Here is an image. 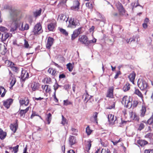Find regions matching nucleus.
<instances>
[{
  "instance_id": "28",
  "label": "nucleus",
  "mask_w": 153,
  "mask_h": 153,
  "mask_svg": "<svg viewBox=\"0 0 153 153\" xmlns=\"http://www.w3.org/2000/svg\"><path fill=\"white\" fill-rule=\"evenodd\" d=\"M48 72L52 75L55 76L56 75V70L52 68H50L48 70Z\"/></svg>"
},
{
  "instance_id": "24",
  "label": "nucleus",
  "mask_w": 153,
  "mask_h": 153,
  "mask_svg": "<svg viewBox=\"0 0 153 153\" xmlns=\"http://www.w3.org/2000/svg\"><path fill=\"white\" fill-rule=\"evenodd\" d=\"M6 132L3 131V130L0 128V138L2 140L4 139L6 136Z\"/></svg>"
},
{
  "instance_id": "43",
  "label": "nucleus",
  "mask_w": 153,
  "mask_h": 153,
  "mask_svg": "<svg viewBox=\"0 0 153 153\" xmlns=\"http://www.w3.org/2000/svg\"><path fill=\"white\" fill-rule=\"evenodd\" d=\"M115 5L118 9L121 8L122 7H123V5L120 2L118 1L116 3Z\"/></svg>"
},
{
  "instance_id": "60",
  "label": "nucleus",
  "mask_w": 153,
  "mask_h": 153,
  "mask_svg": "<svg viewBox=\"0 0 153 153\" xmlns=\"http://www.w3.org/2000/svg\"><path fill=\"white\" fill-rule=\"evenodd\" d=\"M115 102H114L113 104L109 106L107 108L108 109H112L113 108H115Z\"/></svg>"
},
{
  "instance_id": "45",
  "label": "nucleus",
  "mask_w": 153,
  "mask_h": 153,
  "mask_svg": "<svg viewBox=\"0 0 153 153\" xmlns=\"http://www.w3.org/2000/svg\"><path fill=\"white\" fill-rule=\"evenodd\" d=\"M147 123L149 125H151L153 123V116H152L148 120Z\"/></svg>"
},
{
  "instance_id": "19",
  "label": "nucleus",
  "mask_w": 153,
  "mask_h": 153,
  "mask_svg": "<svg viewBox=\"0 0 153 153\" xmlns=\"http://www.w3.org/2000/svg\"><path fill=\"white\" fill-rule=\"evenodd\" d=\"M40 86V84L38 83L34 82L33 85H32V89L33 91L38 90Z\"/></svg>"
},
{
  "instance_id": "6",
  "label": "nucleus",
  "mask_w": 153,
  "mask_h": 153,
  "mask_svg": "<svg viewBox=\"0 0 153 153\" xmlns=\"http://www.w3.org/2000/svg\"><path fill=\"white\" fill-rule=\"evenodd\" d=\"M54 42L53 38L52 37H48L47 40V43L46 44V47L47 48L50 49L51 46L53 45Z\"/></svg>"
},
{
  "instance_id": "41",
  "label": "nucleus",
  "mask_w": 153,
  "mask_h": 153,
  "mask_svg": "<svg viewBox=\"0 0 153 153\" xmlns=\"http://www.w3.org/2000/svg\"><path fill=\"white\" fill-rule=\"evenodd\" d=\"M62 121L61 122V124H62L63 125H64L66 124H67V120L64 117L63 115H62Z\"/></svg>"
},
{
  "instance_id": "52",
  "label": "nucleus",
  "mask_w": 153,
  "mask_h": 153,
  "mask_svg": "<svg viewBox=\"0 0 153 153\" xmlns=\"http://www.w3.org/2000/svg\"><path fill=\"white\" fill-rule=\"evenodd\" d=\"M91 141H88L87 142L88 144H87V148L88 149V150H90L91 147Z\"/></svg>"
},
{
  "instance_id": "34",
  "label": "nucleus",
  "mask_w": 153,
  "mask_h": 153,
  "mask_svg": "<svg viewBox=\"0 0 153 153\" xmlns=\"http://www.w3.org/2000/svg\"><path fill=\"white\" fill-rule=\"evenodd\" d=\"M134 93L138 96L141 98H143V95L140 91L138 89H136L134 92Z\"/></svg>"
},
{
  "instance_id": "29",
  "label": "nucleus",
  "mask_w": 153,
  "mask_h": 153,
  "mask_svg": "<svg viewBox=\"0 0 153 153\" xmlns=\"http://www.w3.org/2000/svg\"><path fill=\"white\" fill-rule=\"evenodd\" d=\"M137 143L141 146H143L144 145L147 144L148 143V142L147 141H146V140H139L138 141Z\"/></svg>"
},
{
  "instance_id": "59",
  "label": "nucleus",
  "mask_w": 153,
  "mask_h": 153,
  "mask_svg": "<svg viewBox=\"0 0 153 153\" xmlns=\"http://www.w3.org/2000/svg\"><path fill=\"white\" fill-rule=\"evenodd\" d=\"M144 153H153V149L145 150L144 151Z\"/></svg>"
},
{
  "instance_id": "50",
  "label": "nucleus",
  "mask_w": 153,
  "mask_h": 153,
  "mask_svg": "<svg viewBox=\"0 0 153 153\" xmlns=\"http://www.w3.org/2000/svg\"><path fill=\"white\" fill-rule=\"evenodd\" d=\"M35 116H39L41 119H42L41 117L39 115L36 114V113L35 112H33L31 117H30V118L31 119H33V117Z\"/></svg>"
},
{
  "instance_id": "15",
  "label": "nucleus",
  "mask_w": 153,
  "mask_h": 153,
  "mask_svg": "<svg viewBox=\"0 0 153 153\" xmlns=\"http://www.w3.org/2000/svg\"><path fill=\"white\" fill-rule=\"evenodd\" d=\"M12 99H10L7 100L6 101H4L3 102V105L4 106L8 108H9L10 105L13 102Z\"/></svg>"
},
{
  "instance_id": "14",
  "label": "nucleus",
  "mask_w": 153,
  "mask_h": 153,
  "mask_svg": "<svg viewBox=\"0 0 153 153\" xmlns=\"http://www.w3.org/2000/svg\"><path fill=\"white\" fill-rule=\"evenodd\" d=\"M19 103L21 105L24 104L25 106H27L29 103V100L27 97H25L23 99L20 100Z\"/></svg>"
},
{
  "instance_id": "32",
  "label": "nucleus",
  "mask_w": 153,
  "mask_h": 153,
  "mask_svg": "<svg viewBox=\"0 0 153 153\" xmlns=\"http://www.w3.org/2000/svg\"><path fill=\"white\" fill-rule=\"evenodd\" d=\"M19 147V145H17L16 146L14 147H10L9 148V149L10 150H11L12 149H13V152H14V153H16L18 151V148Z\"/></svg>"
},
{
  "instance_id": "11",
  "label": "nucleus",
  "mask_w": 153,
  "mask_h": 153,
  "mask_svg": "<svg viewBox=\"0 0 153 153\" xmlns=\"http://www.w3.org/2000/svg\"><path fill=\"white\" fill-rule=\"evenodd\" d=\"M88 38L87 36L85 35H82L79 38L78 41L82 44H85L87 46Z\"/></svg>"
},
{
  "instance_id": "5",
  "label": "nucleus",
  "mask_w": 153,
  "mask_h": 153,
  "mask_svg": "<svg viewBox=\"0 0 153 153\" xmlns=\"http://www.w3.org/2000/svg\"><path fill=\"white\" fill-rule=\"evenodd\" d=\"M138 85L141 90H145L147 89L148 85L145 81L141 80L138 81Z\"/></svg>"
},
{
  "instance_id": "33",
  "label": "nucleus",
  "mask_w": 153,
  "mask_h": 153,
  "mask_svg": "<svg viewBox=\"0 0 153 153\" xmlns=\"http://www.w3.org/2000/svg\"><path fill=\"white\" fill-rule=\"evenodd\" d=\"M130 88V85L128 83H126L124 86L123 88V90L124 91H128Z\"/></svg>"
},
{
  "instance_id": "18",
  "label": "nucleus",
  "mask_w": 153,
  "mask_h": 153,
  "mask_svg": "<svg viewBox=\"0 0 153 153\" xmlns=\"http://www.w3.org/2000/svg\"><path fill=\"white\" fill-rule=\"evenodd\" d=\"M108 119L109 123L111 124H113L116 121V117H115V119L113 122L114 118V115L111 114H109L108 115Z\"/></svg>"
},
{
  "instance_id": "31",
  "label": "nucleus",
  "mask_w": 153,
  "mask_h": 153,
  "mask_svg": "<svg viewBox=\"0 0 153 153\" xmlns=\"http://www.w3.org/2000/svg\"><path fill=\"white\" fill-rule=\"evenodd\" d=\"M52 119V115L50 113L47 114V118L46 119V120L48 124L50 123Z\"/></svg>"
},
{
  "instance_id": "9",
  "label": "nucleus",
  "mask_w": 153,
  "mask_h": 153,
  "mask_svg": "<svg viewBox=\"0 0 153 153\" xmlns=\"http://www.w3.org/2000/svg\"><path fill=\"white\" fill-rule=\"evenodd\" d=\"M114 88L113 86L110 87L108 89L106 97L110 98H112L113 97V91Z\"/></svg>"
},
{
  "instance_id": "51",
  "label": "nucleus",
  "mask_w": 153,
  "mask_h": 153,
  "mask_svg": "<svg viewBox=\"0 0 153 153\" xmlns=\"http://www.w3.org/2000/svg\"><path fill=\"white\" fill-rule=\"evenodd\" d=\"M98 114V113L96 112L95 113H94V115L93 116L94 119L95 121H96L97 123V115Z\"/></svg>"
},
{
  "instance_id": "10",
  "label": "nucleus",
  "mask_w": 153,
  "mask_h": 153,
  "mask_svg": "<svg viewBox=\"0 0 153 153\" xmlns=\"http://www.w3.org/2000/svg\"><path fill=\"white\" fill-rule=\"evenodd\" d=\"M18 28L19 30L21 31H24L27 30L29 29V27L28 24H26L23 26V23H20L19 22V26Z\"/></svg>"
},
{
  "instance_id": "37",
  "label": "nucleus",
  "mask_w": 153,
  "mask_h": 153,
  "mask_svg": "<svg viewBox=\"0 0 153 153\" xmlns=\"http://www.w3.org/2000/svg\"><path fill=\"white\" fill-rule=\"evenodd\" d=\"M12 79V80L10 83V84L11 85V86L10 87V89H12L14 85L16 82V79L15 78L12 79Z\"/></svg>"
},
{
  "instance_id": "4",
  "label": "nucleus",
  "mask_w": 153,
  "mask_h": 153,
  "mask_svg": "<svg viewBox=\"0 0 153 153\" xmlns=\"http://www.w3.org/2000/svg\"><path fill=\"white\" fill-rule=\"evenodd\" d=\"M69 24L68 27L71 28H75L77 25H78L79 23L78 20L71 18L69 21Z\"/></svg>"
},
{
  "instance_id": "56",
  "label": "nucleus",
  "mask_w": 153,
  "mask_h": 153,
  "mask_svg": "<svg viewBox=\"0 0 153 153\" xmlns=\"http://www.w3.org/2000/svg\"><path fill=\"white\" fill-rule=\"evenodd\" d=\"M138 103V102L137 101L135 100L133 101V104H132V106L133 107H136L137 106Z\"/></svg>"
},
{
  "instance_id": "20",
  "label": "nucleus",
  "mask_w": 153,
  "mask_h": 153,
  "mask_svg": "<svg viewBox=\"0 0 153 153\" xmlns=\"http://www.w3.org/2000/svg\"><path fill=\"white\" fill-rule=\"evenodd\" d=\"M135 76L136 74L134 72L130 74L128 76V78H129L130 80L133 84L134 83V80Z\"/></svg>"
},
{
  "instance_id": "42",
  "label": "nucleus",
  "mask_w": 153,
  "mask_h": 153,
  "mask_svg": "<svg viewBox=\"0 0 153 153\" xmlns=\"http://www.w3.org/2000/svg\"><path fill=\"white\" fill-rule=\"evenodd\" d=\"M63 102L64 105L66 106L72 104V102L68 100H64Z\"/></svg>"
},
{
  "instance_id": "7",
  "label": "nucleus",
  "mask_w": 153,
  "mask_h": 153,
  "mask_svg": "<svg viewBox=\"0 0 153 153\" xmlns=\"http://www.w3.org/2000/svg\"><path fill=\"white\" fill-rule=\"evenodd\" d=\"M12 35L11 33H4L1 34V37L0 38L1 40V41L3 42L5 41L7 39L10 38Z\"/></svg>"
},
{
  "instance_id": "30",
  "label": "nucleus",
  "mask_w": 153,
  "mask_h": 153,
  "mask_svg": "<svg viewBox=\"0 0 153 153\" xmlns=\"http://www.w3.org/2000/svg\"><path fill=\"white\" fill-rule=\"evenodd\" d=\"M59 18L60 20H62L63 21H65L66 22H67L68 20V19H67L66 20H65L66 18V16L63 14H61V15H59Z\"/></svg>"
},
{
  "instance_id": "16",
  "label": "nucleus",
  "mask_w": 153,
  "mask_h": 153,
  "mask_svg": "<svg viewBox=\"0 0 153 153\" xmlns=\"http://www.w3.org/2000/svg\"><path fill=\"white\" fill-rule=\"evenodd\" d=\"M79 3L78 1H74L73 2V5L71 7L72 9L75 10H78L79 9Z\"/></svg>"
},
{
  "instance_id": "38",
  "label": "nucleus",
  "mask_w": 153,
  "mask_h": 153,
  "mask_svg": "<svg viewBox=\"0 0 153 153\" xmlns=\"http://www.w3.org/2000/svg\"><path fill=\"white\" fill-rule=\"evenodd\" d=\"M118 10L119 11L120 15H123L125 13L126 11L123 7H122L121 8H120L118 9Z\"/></svg>"
},
{
  "instance_id": "22",
  "label": "nucleus",
  "mask_w": 153,
  "mask_h": 153,
  "mask_svg": "<svg viewBox=\"0 0 153 153\" xmlns=\"http://www.w3.org/2000/svg\"><path fill=\"white\" fill-rule=\"evenodd\" d=\"M146 111V107L142 106V108L140 110V116L141 117H143L145 115Z\"/></svg>"
},
{
  "instance_id": "39",
  "label": "nucleus",
  "mask_w": 153,
  "mask_h": 153,
  "mask_svg": "<svg viewBox=\"0 0 153 153\" xmlns=\"http://www.w3.org/2000/svg\"><path fill=\"white\" fill-rule=\"evenodd\" d=\"M5 63L8 66H13L14 65V63L8 60H6L5 62Z\"/></svg>"
},
{
  "instance_id": "61",
  "label": "nucleus",
  "mask_w": 153,
  "mask_h": 153,
  "mask_svg": "<svg viewBox=\"0 0 153 153\" xmlns=\"http://www.w3.org/2000/svg\"><path fill=\"white\" fill-rule=\"evenodd\" d=\"M121 74V73H120V71H118L117 72V73L116 75H115L114 77V78L115 79H117L118 78L119 75H120Z\"/></svg>"
},
{
  "instance_id": "64",
  "label": "nucleus",
  "mask_w": 153,
  "mask_h": 153,
  "mask_svg": "<svg viewBox=\"0 0 153 153\" xmlns=\"http://www.w3.org/2000/svg\"><path fill=\"white\" fill-rule=\"evenodd\" d=\"M51 79L50 78H48L46 81V83L47 84H50L51 82Z\"/></svg>"
},
{
  "instance_id": "55",
  "label": "nucleus",
  "mask_w": 153,
  "mask_h": 153,
  "mask_svg": "<svg viewBox=\"0 0 153 153\" xmlns=\"http://www.w3.org/2000/svg\"><path fill=\"white\" fill-rule=\"evenodd\" d=\"M25 43L24 44V46L25 48H27L29 46V45L28 43V42L25 39L24 40Z\"/></svg>"
},
{
  "instance_id": "53",
  "label": "nucleus",
  "mask_w": 153,
  "mask_h": 153,
  "mask_svg": "<svg viewBox=\"0 0 153 153\" xmlns=\"http://www.w3.org/2000/svg\"><path fill=\"white\" fill-rule=\"evenodd\" d=\"M56 92H54L53 97L54 101L56 102H58V100L56 97Z\"/></svg>"
},
{
  "instance_id": "35",
  "label": "nucleus",
  "mask_w": 153,
  "mask_h": 153,
  "mask_svg": "<svg viewBox=\"0 0 153 153\" xmlns=\"http://www.w3.org/2000/svg\"><path fill=\"white\" fill-rule=\"evenodd\" d=\"M41 9H40L39 10H36L34 13V15L35 17H37L39 16L41 13Z\"/></svg>"
},
{
  "instance_id": "12",
  "label": "nucleus",
  "mask_w": 153,
  "mask_h": 153,
  "mask_svg": "<svg viewBox=\"0 0 153 153\" xmlns=\"http://www.w3.org/2000/svg\"><path fill=\"white\" fill-rule=\"evenodd\" d=\"M68 141L69 145L72 147L76 143V137L73 136H70L69 138Z\"/></svg>"
},
{
  "instance_id": "62",
  "label": "nucleus",
  "mask_w": 153,
  "mask_h": 153,
  "mask_svg": "<svg viewBox=\"0 0 153 153\" xmlns=\"http://www.w3.org/2000/svg\"><path fill=\"white\" fill-rule=\"evenodd\" d=\"M9 75L10 76V79H13V78H15L14 77V75H13V74L11 73V71H9Z\"/></svg>"
},
{
  "instance_id": "3",
  "label": "nucleus",
  "mask_w": 153,
  "mask_h": 153,
  "mask_svg": "<svg viewBox=\"0 0 153 153\" xmlns=\"http://www.w3.org/2000/svg\"><path fill=\"white\" fill-rule=\"evenodd\" d=\"M43 30L40 23H37L34 27L33 30L34 35H37L42 33Z\"/></svg>"
},
{
  "instance_id": "58",
  "label": "nucleus",
  "mask_w": 153,
  "mask_h": 153,
  "mask_svg": "<svg viewBox=\"0 0 153 153\" xmlns=\"http://www.w3.org/2000/svg\"><path fill=\"white\" fill-rule=\"evenodd\" d=\"M144 126H145L143 123H140L138 128L139 130H142L144 128Z\"/></svg>"
},
{
  "instance_id": "46",
  "label": "nucleus",
  "mask_w": 153,
  "mask_h": 153,
  "mask_svg": "<svg viewBox=\"0 0 153 153\" xmlns=\"http://www.w3.org/2000/svg\"><path fill=\"white\" fill-rule=\"evenodd\" d=\"M101 153H111V152L108 149H103L102 150Z\"/></svg>"
},
{
  "instance_id": "8",
  "label": "nucleus",
  "mask_w": 153,
  "mask_h": 153,
  "mask_svg": "<svg viewBox=\"0 0 153 153\" xmlns=\"http://www.w3.org/2000/svg\"><path fill=\"white\" fill-rule=\"evenodd\" d=\"M81 28H79L78 29L75 30L73 32L71 36V39L74 40L76 37L81 33Z\"/></svg>"
},
{
  "instance_id": "57",
  "label": "nucleus",
  "mask_w": 153,
  "mask_h": 153,
  "mask_svg": "<svg viewBox=\"0 0 153 153\" xmlns=\"http://www.w3.org/2000/svg\"><path fill=\"white\" fill-rule=\"evenodd\" d=\"M11 68L12 70L13 71L15 72H16L17 71L18 69L17 67L13 66V65L11 66Z\"/></svg>"
},
{
  "instance_id": "48",
  "label": "nucleus",
  "mask_w": 153,
  "mask_h": 153,
  "mask_svg": "<svg viewBox=\"0 0 153 153\" xmlns=\"http://www.w3.org/2000/svg\"><path fill=\"white\" fill-rule=\"evenodd\" d=\"M45 91L46 93L49 92L51 91L50 86L48 85H45Z\"/></svg>"
},
{
  "instance_id": "27",
  "label": "nucleus",
  "mask_w": 153,
  "mask_h": 153,
  "mask_svg": "<svg viewBox=\"0 0 153 153\" xmlns=\"http://www.w3.org/2000/svg\"><path fill=\"white\" fill-rule=\"evenodd\" d=\"M29 108V107H28L25 110H21L19 112V113L20 115V116L22 117L24 115H25V114L28 111Z\"/></svg>"
},
{
  "instance_id": "26",
  "label": "nucleus",
  "mask_w": 153,
  "mask_h": 153,
  "mask_svg": "<svg viewBox=\"0 0 153 153\" xmlns=\"http://www.w3.org/2000/svg\"><path fill=\"white\" fill-rule=\"evenodd\" d=\"M10 129L13 131L14 132H15L17 130L18 127V124L17 123L14 124H11L10 125Z\"/></svg>"
},
{
  "instance_id": "25",
  "label": "nucleus",
  "mask_w": 153,
  "mask_h": 153,
  "mask_svg": "<svg viewBox=\"0 0 153 153\" xmlns=\"http://www.w3.org/2000/svg\"><path fill=\"white\" fill-rule=\"evenodd\" d=\"M55 25V24L54 23H50L48 25V30L50 31H53L54 29Z\"/></svg>"
},
{
  "instance_id": "17",
  "label": "nucleus",
  "mask_w": 153,
  "mask_h": 153,
  "mask_svg": "<svg viewBox=\"0 0 153 153\" xmlns=\"http://www.w3.org/2000/svg\"><path fill=\"white\" fill-rule=\"evenodd\" d=\"M21 78L23 80H25L29 77L28 73L25 70H22V71L21 75Z\"/></svg>"
},
{
  "instance_id": "49",
  "label": "nucleus",
  "mask_w": 153,
  "mask_h": 153,
  "mask_svg": "<svg viewBox=\"0 0 153 153\" xmlns=\"http://www.w3.org/2000/svg\"><path fill=\"white\" fill-rule=\"evenodd\" d=\"M59 30L63 34H65V35H68V33L66 32L65 30L62 28H60Z\"/></svg>"
},
{
  "instance_id": "1",
  "label": "nucleus",
  "mask_w": 153,
  "mask_h": 153,
  "mask_svg": "<svg viewBox=\"0 0 153 153\" xmlns=\"http://www.w3.org/2000/svg\"><path fill=\"white\" fill-rule=\"evenodd\" d=\"M4 8L9 10L10 15L8 17L9 23L8 26L10 31L15 33L18 28L19 22L18 16L20 12L11 5H6L4 6Z\"/></svg>"
},
{
  "instance_id": "13",
  "label": "nucleus",
  "mask_w": 153,
  "mask_h": 153,
  "mask_svg": "<svg viewBox=\"0 0 153 153\" xmlns=\"http://www.w3.org/2000/svg\"><path fill=\"white\" fill-rule=\"evenodd\" d=\"M7 51L6 47L4 45L0 44V53L4 55Z\"/></svg>"
},
{
  "instance_id": "36",
  "label": "nucleus",
  "mask_w": 153,
  "mask_h": 153,
  "mask_svg": "<svg viewBox=\"0 0 153 153\" xmlns=\"http://www.w3.org/2000/svg\"><path fill=\"white\" fill-rule=\"evenodd\" d=\"M67 68L69 71H72L73 69V66L70 63L67 64L66 65Z\"/></svg>"
},
{
  "instance_id": "40",
  "label": "nucleus",
  "mask_w": 153,
  "mask_h": 153,
  "mask_svg": "<svg viewBox=\"0 0 153 153\" xmlns=\"http://www.w3.org/2000/svg\"><path fill=\"white\" fill-rule=\"evenodd\" d=\"M7 31L8 30L6 27L2 26H0V31L6 33Z\"/></svg>"
},
{
  "instance_id": "44",
  "label": "nucleus",
  "mask_w": 153,
  "mask_h": 153,
  "mask_svg": "<svg viewBox=\"0 0 153 153\" xmlns=\"http://www.w3.org/2000/svg\"><path fill=\"white\" fill-rule=\"evenodd\" d=\"M92 131V130L90 129L89 126H88L86 128V132L87 135H90Z\"/></svg>"
},
{
  "instance_id": "23",
  "label": "nucleus",
  "mask_w": 153,
  "mask_h": 153,
  "mask_svg": "<svg viewBox=\"0 0 153 153\" xmlns=\"http://www.w3.org/2000/svg\"><path fill=\"white\" fill-rule=\"evenodd\" d=\"M131 117L132 118L133 120L138 121L139 118L138 117L137 115V114L134 112H131L130 113Z\"/></svg>"
},
{
  "instance_id": "54",
  "label": "nucleus",
  "mask_w": 153,
  "mask_h": 153,
  "mask_svg": "<svg viewBox=\"0 0 153 153\" xmlns=\"http://www.w3.org/2000/svg\"><path fill=\"white\" fill-rule=\"evenodd\" d=\"M53 87L54 90V92H56V90L59 88V85L57 83H56L53 85Z\"/></svg>"
},
{
  "instance_id": "47",
  "label": "nucleus",
  "mask_w": 153,
  "mask_h": 153,
  "mask_svg": "<svg viewBox=\"0 0 153 153\" xmlns=\"http://www.w3.org/2000/svg\"><path fill=\"white\" fill-rule=\"evenodd\" d=\"M86 6L87 7L90 9H92L93 8L92 4L90 2L87 3L86 4Z\"/></svg>"
},
{
  "instance_id": "2",
  "label": "nucleus",
  "mask_w": 153,
  "mask_h": 153,
  "mask_svg": "<svg viewBox=\"0 0 153 153\" xmlns=\"http://www.w3.org/2000/svg\"><path fill=\"white\" fill-rule=\"evenodd\" d=\"M132 99L130 97L127 96H125L123 98L121 102L123 105H124L126 108H130L132 106L131 102Z\"/></svg>"
},
{
  "instance_id": "63",
  "label": "nucleus",
  "mask_w": 153,
  "mask_h": 153,
  "mask_svg": "<svg viewBox=\"0 0 153 153\" xmlns=\"http://www.w3.org/2000/svg\"><path fill=\"white\" fill-rule=\"evenodd\" d=\"M59 77L60 79L64 78L65 77V75L63 74H62L59 75Z\"/></svg>"
},
{
  "instance_id": "21",
  "label": "nucleus",
  "mask_w": 153,
  "mask_h": 153,
  "mask_svg": "<svg viewBox=\"0 0 153 153\" xmlns=\"http://www.w3.org/2000/svg\"><path fill=\"white\" fill-rule=\"evenodd\" d=\"M6 92V90L2 86H0V94L1 95V97H3L4 96Z\"/></svg>"
}]
</instances>
